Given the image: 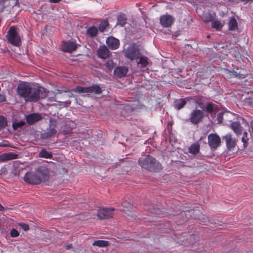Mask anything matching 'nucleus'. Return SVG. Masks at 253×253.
Masks as SVG:
<instances>
[{"instance_id":"1","label":"nucleus","mask_w":253,"mask_h":253,"mask_svg":"<svg viewBox=\"0 0 253 253\" xmlns=\"http://www.w3.org/2000/svg\"><path fill=\"white\" fill-rule=\"evenodd\" d=\"M48 172L45 168H40L36 172H27L24 177L25 182L31 184H39L48 179Z\"/></svg>"},{"instance_id":"2","label":"nucleus","mask_w":253,"mask_h":253,"mask_svg":"<svg viewBox=\"0 0 253 253\" xmlns=\"http://www.w3.org/2000/svg\"><path fill=\"white\" fill-rule=\"evenodd\" d=\"M26 101H37L40 98H43L46 96L45 90L43 87H31L28 93Z\"/></svg>"},{"instance_id":"3","label":"nucleus","mask_w":253,"mask_h":253,"mask_svg":"<svg viewBox=\"0 0 253 253\" xmlns=\"http://www.w3.org/2000/svg\"><path fill=\"white\" fill-rule=\"evenodd\" d=\"M139 164L142 168L149 170L154 169L159 165V162L149 155L140 158Z\"/></svg>"},{"instance_id":"4","label":"nucleus","mask_w":253,"mask_h":253,"mask_svg":"<svg viewBox=\"0 0 253 253\" xmlns=\"http://www.w3.org/2000/svg\"><path fill=\"white\" fill-rule=\"evenodd\" d=\"M124 53L125 57L131 61H137L140 55L138 47L134 44L130 45L125 49Z\"/></svg>"},{"instance_id":"5","label":"nucleus","mask_w":253,"mask_h":253,"mask_svg":"<svg viewBox=\"0 0 253 253\" xmlns=\"http://www.w3.org/2000/svg\"><path fill=\"white\" fill-rule=\"evenodd\" d=\"M7 40L12 44L19 46L21 43V38L17 31V29L15 27H12L8 32Z\"/></svg>"},{"instance_id":"6","label":"nucleus","mask_w":253,"mask_h":253,"mask_svg":"<svg viewBox=\"0 0 253 253\" xmlns=\"http://www.w3.org/2000/svg\"><path fill=\"white\" fill-rule=\"evenodd\" d=\"M73 96V94L72 93H60L55 95L54 99L55 101L58 103V105L60 108L66 107L68 106L71 104V101L68 100V99L71 98Z\"/></svg>"},{"instance_id":"7","label":"nucleus","mask_w":253,"mask_h":253,"mask_svg":"<svg viewBox=\"0 0 253 253\" xmlns=\"http://www.w3.org/2000/svg\"><path fill=\"white\" fill-rule=\"evenodd\" d=\"M73 91L79 93H92L98 94L101 93V88L97 85H93L89 87H83L81 86H77Z\"/></svg>"},{"instance_id":"8","label":"nucleus","mask_w":253,"mask_h":253,"mask_svg":"<svg viewBox=\"0 0 253 253\" xmlns=\"http://www.w3.org/2000/svg\"><path fill=\"white\" fill-rule=\"evenodd\" d=\"M114 208H100L98 210L97 216L99 219H106L112 218L113 215Z\"/></svg>"},{"instance_id":"9","label":"nucleus","mask_w":253,"mask_h":253,"mask_svg":"<svg viewBox=\"0 0 253 253\" xmlns=\"http://www.w3.org/2000/svg\"><path fill=\"white\" fill-rule=\"evenodd\" d=\"M208 144L211 149L215 150L221 145L220 138L216 134H210L208 135Z\"/></svg>"},{"instance_id":"10","label":"nucleus","mask_w":253,"mask_h":253,"mask_svg":"<svg viewBox=\"0 0 253 253\" xmlns=\"http://www.w3.org/2000/svg\"><path fill=\"white\" fill-rule=\"evenodd\" d=\"M30 85L26 84H21L17 88V92L19 96L22 97L26 101L28 93L30 91Z\"/></svg>"},{"instance_id":"11","label":"nucleus","mask_w":253,"mask_h":253,"mask_svg":"<svg viewBox=\"0 0 253 253\" xmlns=\"http://www.w3.org/2000/svg\"><path fill=\"white\" fill-rule=\"evenodd\" d=\"M203 117L204 114L201 110H195L191 113L189 119L193 124H197L202 121Z\"/></svg>"},{"instance_id":"12","label":"nucleus","mask_w":253,"mask_h":253,"mask_svg":"<svg viewBox=\"0 0 253 253\" xmlns=\"http://www.w3.org/2000/svg\"><path fill=\"white\" fill-rule=\"evenodd\" d=\"M223 139L225 140L226 146L229 151L233 150L235 148L237 140L233 137L230 134L224 136Z\"/></svg>"},{"instance_id":"13","label":"nucleus","mask_w":253,"mask_h":253,"mask_svg":"<svg viewBox=\"0 0 253 253\" xmlns=\"http://www.w3.org/2000/svg\"><path fill=\"white\" fill-rule=\"evenodd\" d=\"M174 22V18L169 15H164L160 17V23L164 27H170Z\"/></svg>"},{"instance_id":"14","label":"nucleus","mask_w":253,"mask_h":253,"mask_svg":"<svg viewBox=\"0 0 253 253\" xmlns=\"http://www.w3.org/2000/svg\"><path fill=\"white\" fill-rule=\"evenodd\" d=\"M77 44L74 42L68 41L63 43L62 48L63 50L65 52H72L75 51L77 48Z\"/></svg>"},{"instance_id":"15","label":"nucleus","mask_w":253,"mask_h":253,"mask_svg":"<svg viewBox=\"0 0 253 253\" xmlns=\"http://www.w3.org/2000/svg\"><path fill=\"white\" fill-rule=\"evenodd\" d=\"M57 132L56 129L55 128V126L51 124L49 127L47 129L46 131L44 132L41 134V137L42 139H46L51 137L54 135Z\"/></svg>"},{"instance_id":"16","label":"nucleus","mask_w":253,"mask_h":253,"mask_svg":"<svg viewBox=\"0 0 253 253\" xmlns=\"http://www.w3.org/2000/svg\"><path fill=\"white\" fill-rule=\"evenodd\" d=\"M128 68L126 66H120L116 68L114 71L115 76L121 78L126 76Z\"/></svg>"},{"instance_id":"17","label":"nucleus","mask_w":253,"mask_h":253,"mask_svg":"<svg viewBox=\"0 0 253 253\" xmlns=\"http://www.w3.org/2000/svg\"><path fill=\"white\" fill-rule=\"evenodd\" d=\"M97 54L99 57L105 59L107 58L110 55V51L105 45L101 46L97 50Z\"/></svg>"},{"instance_id":"18","label":"nucleus","mask_w":253,"mask_h":253,"mask_svg":"<svg viewBox=\"0 0 253 253\" xmlns=\"http://www.w3.org/2000/svg\"><path fill=\"white\" fill-rule=\"evenodd\" d=\"M42 119L40 114L33 113L28 115L26 117L27 123L30 125H32Z\"/></svg>"},{"instance_id":"19","label":"nucleus","mask_w":253,"mask_h":253,"mask_svg":"<svg viewBox=\"0 0 253 253\" xmlns=\"http://www.w3.org/2000/svg\"><path fill=\"white\" fill-rule=\"evenodd\" d=\"M107 45L111 49H116L118 48L119 46V41L114 38L109 37L106 41Z\"/></svg>"},{"instance_id":"20","label":"nucleus","mask_w":253,"mask_h":253,"mask_svg":"<svg viewBox=\"0 0 253 253\" xmlns=\"http://www.w3.org/2000/svg\"><path fill=\"white\" fill-rule=\"evenodd\" d=\"M18 158V155L14 153H4L0 155V161H6L16 159Z\"/></svg>"},{"instance_id":"21","label":"nucleus","mask_w":253,"mask_h":253,"mask_svg":"<svg viewBox=\"0 0 253 253\" xmlns=\"http://www.w3.org/2000/svg\"><path fill=\"white\" fill-rule=\"evenodd\" d=\"M228 30L230 31L238 30V23L235 17L230 18L228 22Z\"/></svg>"},{"instance_id":"22","label":"nucleus","mask_w":253,"mask_h":253,"mask_svg":"<svg viewBox=\"0 0 253 253\" xmlns=\"http://www.w3.org/2000/svg\"><path fill=\"white\" fill-rule=\"evenodd\" d=\"M231 127L237 135L241 134L242 127L239 123L237 122H234L231 124Z\"/></svg>"},{"instance_id":"23","label":"nucleus","mask_w":253,"mask_h":253,"mask_svg":"<svg viewBox=\"0 0 253 253\" xmlns=\"http://www.w3.org/2000/svg\"><path fill=\"white\" fill-rule=\"evenodd\" d=\"M138 60H139L137 61L138 67L142 68H145L147 66L148 62V58L147 57H142L140 55V57L138 58Z\"/></svg>"},{"instance_id":"24","label":"nucleus","mask_w":253,"mask_h":253,"mask_svg":"<svg viewBox=\"0 0 253 253\" xmlns=\"http://www.w3.org/2000/svg\"><path fill=\"white\" fill-rule=\"evenodd\" d=\"M200 145L198 143H194L189 148V152L191 154L196 155L199 152Z\"/></svg>"},{"instance_id":"25","label":"nucleus","mask_w":253,"mask_h":253,"mask_svg":"<svg viewBox=\"0 0 253 253\" xmlns=\"http://www.w3.org/2000/svg\"><path fill=\"white\" fill-rule=\"evenodd\" d=\"M109 243L107 241L104 240H97L95 241L93 243L92 245L93 246H97L98 247H106L108 246Z\"/></svg>"},{"instance_id":"26","label":"nucleus","mask_w":253,"mask_h":253,"mask_svg":"<svg viewBox=\"0 0 253 253\" xmlns=\"http://www.w3.org/2000/svg\"><path fill=\"white\" fill-rule=\"evenodd\" d=\"M127 19L124 14L120 15L117 17V25L124 26L126 23Z\"/></svg>"},{"instance_id":"27","label":"nucleus","mask_w":253,"mask_h":253,"mask_svg":"<svg viewBox=\"0 0 253 253\" xmlns=\"http://www.w3.org/2000/svg\"><path fill=\"white\" fill-rule=\"evenodd\" d=\"M39 156L42 158L50 159L52 157L51 153L46 151V150L42 149L39 153Z\"/></svg>"},{"instance_id":"28","label":"nucleus","mask_w":253,"mask_h":253,"mask_svg":"<svg viewBox=\"0 0 253 253\" xmlns=\"http://www.w3.org/2000/svg\"><path fill=\"white\" fill-rule=\"evenodd\" d=\"M224 25V23H221V22L215 20L212 21L211 23L212 27L215 28L217 30H220Z\"/></svg>"},{"instance_id":"29","label":"nucleus","mask_w":253,"mask_h":253,"mask_svg":"<svg viewBox=\"0 0 253 253\" xmlns=\"http://www.w3.org/2000/svg\"><path fill=\"white\" fill-rule=\"evenodd\" d=\"M186 102L185 100L181 99L175 102V107L177 110H180L186 104Z\"/></svg>"},{"instance_id":"30","label":"nucleus","mask_w":253,"mask_h":253,"mask_svg":"<svg viewBox=\"0 0 253 253\" xmlns=\"http://www.w3.org/2000/svg\"><path fill=\"white\" fill-rule=\"evenodd\" d=\"M87 33L90 36L94 37L96 36L97 33V29L95 27H91L88 29L87 30Z\"/></svg>"},{"instance_id":"31","label":"nucleus","mask_w":253,"mask_h":253,"mask_svg":"<svg viewBox=\"0 0 253 253\" xmlns=\"http://www.w3.org/2000/svg\"><path fill=\"white\" fill-rule=\"evenodd\" d=\"M7 126L6 119L3 116H0V130L6 127Z\"/></svg>"},{"instance_id":"32","label":"nucleus","mask_w":253,"mask_h":253,"mask_svg":"<svg viewBox=\"0 0 253 253\" xmlns=\"http://www.w3.org/2000/svg\"><path fill=\"white\" fill-rule=\"evenodd\" d=\"M248 140V132L245 131L243 133V136L242 138V141L243 142L245 147L247 146Z\"/></svg>"},{"instance_id":"33","label":"nucleus","mask_w":253,"mask_h":253,"mask_svg":"<svg viewBox=\"0 0 253 253\" xmlns=\"http://www.w3.org/2000/svg\"><path fill=\"white\" fill-rule=\"evenodd\" d=\"M105 66L109 70H112L115 66V64L113 62V60H109L105 63Z\"/></svg>"},{"instance_id":"34","label":"nucleus","mask_w":253,"mask_h":253,"mask_svg":"<svg viewBox=\"0 0 253 253\" xmlns=\"http://www.w3.org/2000/svg\"><path fill=\"white\" fill-rule=\"evenodd\" d=\"M108 22L107 21H104L103 22H101V23L100 24L99 26V30L100 32H103L106 28V27L108 26Z\"/></svg>"},{"instance_id":"35","label":"nucleus","mask_w":253,"mask_h":253,"mask_svg":"<svg viewBox=\"0 0 253 253\" xmlns=\"http://www.w3.org/2000/svg\"><path fill=\"white\" fill-rule=\"evenodd\" d=\"M215 107L212 103H209L206 106V110L208 113H212L215 110Z\"/></svg>"},{"instance_id":"36","label":"nucleus","mask_w":253,"mask_h":253,"mask_svg":"<svg viewBox=\"0 0 253 253\" xmlns=\"http://www.w3.org/2000/svg\"><path fill=\"white\" fill-rule=\"evenodd\" d=\"M25 123L24 122L21 121L17 123H13L12 125V126L14 129H16L18 127H21L25 125Z\"/></svg>"},{"instance_id":"37","label":"nucleus","mask_w":253,"mask_h":253,"mask_svg":"<svg viewBox=\"0 0 253 253\" xmlns=\"http://www.w3.org/2000/svg\"><path fill=\"white\" fill-rule=\"evenodd\" d=\"M10 234L12 237H17L19 235L18 231L14 229H13L10 231Z\"/></svg>"},{"instance_id":"38","label":"nucleus","mask_w":253,"mask_h":253,"mask_svg":"<svg viewBox=\"0 0 253 253\" xmlns=\"http://www.w3.org/2000/svg\"><path fill=\"white\" fill-rule=\"evenodd\" d=\"M19 226L25 231H28L29 229V225L25 223H20L19 224Z\"/></svg>"},{"instance_id":"39","label":"nucleus","mask_w":253,"mask_h":253,"mask_svg":"<svg viewBox=\"0 0 253 253\" xmlns=\"http://www.w3.org/2000/svg\"><path fill=\"white\" fill-rule=\"evenodd\" d=\"M122 206L124 207H126V208H129L131 207V205L130 204V203H127L126 201L125 202H123L122 204Z\"/></svg>"},{"instance_id":"40","label":"nucleus","mask_w":253,"mask_h":253,"mask_svg":"<svg viewBox=\"0 0 253 253\" xmlns=\"http://www.w3.org/2000/svg\"><path fill=\"white\" fill-rule=\"evenodd\" d=\"M4 5L3 2H0V12L2 11L4 8Z\"/></svg>"},{"instance_id":"41","label":"nucleus","mask_w":253,"mask_h":253,"mask_svg":"<svg viewBox=\"0 0 253 253\" xmlns=\"http://www.w3.org/2000/svg\"><path fill=\"white\" fill-rule=\"evenodd\" d=\"M8 145L7 143H5V142H0V147H6Z\"/></svg>"},{"instance_id":"42","label":"nucleus","mask_w":253,"mask_h":253,"mask_svg":"<svg viewBox=\"0 0 253 253\" xmlns=\"http://www.w3.org/2000/svg\"><path fill=\"white\" fill-rule=\"evenodd\" d=\"M61 0H49L50 2L52 3H57L59 2Z\"/></svg>"},{"instance_id":"43","label":"nucleus","mask_w":253,"mask_h":253,"mask_svg":"<svg viewBox=\"0 0 253 253\" xmlns=\"http://www.w3.org/2000/svg\"><path fill=\"white\" fill-rule=\"evenodd\" d=\"M72 247V244H69V245L66 246V248L67 250H69V249H71Z\"/></svg>"},{"instance_id":"44","label":"nucleus","mask_w":253,"mask_h":253,"mask_svg":"<svg viewBox=\"0 0 253 253\" xmlns=\"http://www.w3.org/2000/svg\"><path fill=\"white\" fill-rule=\"evenodd\" d=\"M221 116H222V114L221 113H219L218 115H217V119L218 120H220V121H221Z\"/></svg>"},{"instance_id":"45","label":"nucleus","mask_w":253,"mask_h":253,"mask_svg":"<svg viewBox=\"0 0 253 253\" xmlns=\"http://www.w3.org/2000/svg\"><path fill=\"white\" fill-rule=\"evenodd\" d=\"M4 210V208L0 204V211H2Z\"/></svg>"},{"instance_id":"46","label":"nucleus","mask_w":253,"mask_h":253,"mask_svg":"<svg viewBox=\"0 0 253 253\" xmlns=\"http://www.w3.org/2000/svg\"><path fill=\"white\" fill-rule=\"evenodd\" d=\"M152 212H153V213H157H157H159L160 211H159V210H156V211H154V212H153V211H152Z\"/></svg>"},{"instance_id":"47","label":"nucleus","mask_w":253,"mask_h":253,"mask_svg":"<svg viewBox=\"0 0 253 253\" xmlns=\"http://www.w3.org/2000/svg\"><path fill=\"white\" fill-rule=\"evenodd\" d=\"M244 1H245L246 2H248L249 1H252L253 0H243Z\"/></svg>"},{"instance_id":"48","label":"nucleus","mask_w":253,"mask_h":253,"mask_svg":"<svg viewBox=\"0 0 253 253\" xmlns=\"http://www.w3.org/2000/svg\"><path fill=\"white\" fill-rule=\"evenodd\" d=\"M229 1H231V2H234L236 0H228Z\"/></svg>"},{"instance_id":"49","label":"nucleus","mask_w":253,"mask_h":253,"mask_svg":"<svg viewBox=\"0 0 253 253\" xmlns=\"http://www.w3.org/2000/svg\"><path fill=\"white\" fill-rule=\"evenodd\" d=\"M15 0V3L17 4L18 3V0Z\"/></svg>"},{"instance_id":"50","label":"nucleus","mask_w":253,"mask_h":253,"mask_svg":"<svg viewBox=\"0 0 253 253\" xmlns=\"http://www.w3.org/2000/svg\"><path fill=\"white\" fill-rule=\"evenodd\" d=\"M210 20H211V19L206 20V22H209V21H210Z\"/></svg>"},{"instance_id":"51","label":"nucleus","mask_w":253,"mask_h":253,"mask_svg":"<svg viewBox=\"0 0 253 253\" xmlns=\"http://www.w3.org/2000/svg\"><path fill=\"white\" fill-rule=\"evenodd\" d=\"M121 211H123V212H125V211L124 210H121Z\"/></svg>"}]
</instances>
